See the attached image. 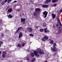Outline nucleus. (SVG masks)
<instances>
[{
	"label": "nucleus",
	"mask_w": 62,
	"mask_h": 62,
	"mask_svg": "<svg viewBox=\"0 0 62 62\" xmlns=\"http://www.w3.org/2000/svg\"><path fill=\"white\" fill-rule=\"evenodd\" d=\"M51 51L52 53H54L55 52H56L57 51V50L56 49V47L54 46L53 48H51Z\"/></svg>",
	"instance_id": "f257e3e1"
},
{
	"label": "nucleus",
	"mask_w": 62,
	"mask_h": 62,
	"mask_svg": "<svg viewBox=\"0 0 62 62\" xmlns=\"http://www.w3.org/2000/svg\"><path fill=\"white\" fill-rule=\"evenodd\" d=\"M47 14H48V12H46V11H45L43 13V15H45V16H44L45 18L47 15Z\"/></svg>",
	"instance_id": "f03ea898"
},
{
	"label": "nucleus",
	"mask_w": 62,
	"mask_h": 62,
	"mask_svg": "<svg viewBox=\"0 0 62 62\" xmlns=\"http://www.w3.org/2000/svg\"><path fill=\"white\" fill-rule=\"evenodd\" d=\"M51 15L52 17V19H55V17H56V15L55 14L53 13H52L51 14Z\"/></svg>",
	"instance_id": "7ed1b4c3"
},
{
	"label": "nucleus",
	"mask_w": 62,
	"mask_h": 62,
	"mask_svg": "<svg viewBox=\"0 0 62 62\" xmlns=\"http://www.w3.org/2000/svg\"><path fill=\"white\" fill-rule=\"evenodd\" d=\"M39 13V12H35L33 13V15L34 16H37V15H38Z\"/></svg>",
	"instance_id": "20e7f679"
},
{
	"label": "nucleus",
	"mask_w": 62,
	"mask_h": 62,
	"mask_svg": "<svg viewBox=\"0 0 62 62\" xmlns=\"http://www.w3.org/2000/svg\"><path fill=\"white\" fill-rule=\"evenodd\" d=\"M51 0H46V1L44 2V3L45 4H48V2H51Z\"/></svg>",
	"instance_id": "39448f33"
},
{
	"label": "nucleus",
	"mask_w": 62,
	"mask_h": 62,
	"mask_svg": "<svg viewBox=\"0 0 62 62\" xmlns=\"http://www.w3.org/2000/svg\"><path fill=\"white\" fill-rule=\"evenodd\" d=\"M21 23H23V22H24L25 21V18H21Z\"/></svg>",
	"instance_id": "423d86ee"
},
{
	"label": "nucleus",
	"mask_w": 62,
	"mask_h": 62,
	"mask_svg": "<svg viewBox=\"0 0 62 62\" xmlns=\"http://www.w3.org/2000/svg\"><path fill=\"white\" fill-rule=\"evenodd\" d=\"M28 30L29 32H31L32 31L33 29L31 27L29 28L28 29Z\"/></svg>",
	"instance_id": "0eeeda50"
},
{
	"label": "nucleus",
	"mask_w": 62,
	"mask_h": 62,
	"mask_svg": "<svg viewBox=\"0 0 62 62\" xmlns=\"http://www.w3.org/2000/svg\"><path fill=\"white\" fill-rule=\"evenodd\" d=\"M42 7L44 8H47L49 7V6L48 5H42Z\"/></svg>",
	"instance_id": "6e6552de"
},
{
	"label": "nucleus",
	"mask_w": 62,
	"mask_h": 62,
	"mask_svg": "<svg viewBox=\"0 0 62 62\" xmlns=\"http://www.w3.org/2000/svg\"><path fill=\"white\" fill-rule=\"evenodd\" d=\"M41 10V9H40V8H36L35 9V11L36 12H38V11H40Z\"/></svg>",
	"instance_id": "1a4fd4ad"
},
{
	"label": "nucleus",
	"mask_w": 62,
	"mask_h": 62,
	"mask_svg": "<svg viewBox=\"0 0 62 62\" xmlns=\"http://www.w3.org/2000/svg\"><path fill=\"white\" fill-rule=\"evenodd\" d=\"M8 0H5V1H3L1 3V4L2 5H4V4L5 3H6L8 2Z\"/></svg>",
	"instance_id": "9d476101"
},
{
	"label": "nucleus",
	"mask_w": 62,
	"mask_h": 62,
	"mask_svg": "<svg viewBox=\"0 0 62 62\" xmlns=\"http://www.w3.org/2000/svg\"><path fill=\"white\" fill-rule=\"evenodd\" d=\"M8 12H11L12 11V9L11 8H10L8 9Z\"/></svg>",
	"instance_id": "9b49d317"
},
{
	"label": "nucleus",
	"mask_w": 62,
	"mask_h": 62,
	"mask_svg": "<svg viewBox=\"0 0 62 62\" xmlns=\"http://www.w3.org/2000/svg\"><path fill=\"white\" fill-rule=\"evenodd\" d=\"M22 36H23V33L22 32H20L19 34V36L18 37L19 39H20Z\"/></svg>",
	"instance_id": "f8f14e48"
},
{
	"label": "nucleus",
	"mask_w": 62,
	"mask_h": 62,
	"mask_svg": "<svg viewBox=\"0 0 62 62\" xmlns=\"http://www.w3.org/2000/svg\"><path fill=\"white\" fill-rule=\"evenodd\" d=\"M38 51H34V54L35 55V56H37V55H38Z\"/></svg>",
	"instance_id": "ddd939ff"
},
{
	"label": "nucleus",
	"mask_w": 62,
	"mask_h": 62,
	"mask_svg": "<svg viewBox=\"0 0 62 62\" xmlns=\"http://www.w3.org/2000/svg\"><path fill=\"white\" fill-rule=\"evenodd\" d=\"M8 17L9 19V18H12L13 17V16H11V14H10L8 15Z\"/></svg>",
	"instance_id": "4468645a"
},
{
	"label": "nucleus",
	"mask_w": 62,
	"mask_h": 62,
	"mask_svg": "<svg viewBox=\"0 0 62 62\" xmlns=\"http://www.w3.org/2000/svg\"><path fill=\"white\" fill-rule=\"evenodd\" d=\"M44 39H49V37L47 36H45L44 37Z\"/></svg>",
	"instance_id": "2eb2a0df"
},
{
	"label": "nucleus",
	"mask_w": 62,
	"mask_h": 62,
	"mask_svg": "<svg viewBox=\"0 0 62 62\" xmlns=\"http://www.w3.org/2000/svg\"><path fill=\"white\" fill-rule=\"evenodd\" d=\"M50 43H51L52 44H53L54 43V40L52 39L50 41Z\"/></svg>",
	"instance_id": "dca6fc26"
},
{
	"label": "nucleus",
	"mask_w": 62,
	"mask_h": 62,
	"mask_svg": "<svg viewBox=\"0 0 62 62\" xmlns=\"http://www.w3.org/2000/svg\"><path fill=\"white\" fill-rule=\"evenodd\" d=\"M41 49H40V48H38V49L37 51L39 52V53L40 52H41Z\"/></svg>",
	"instance_id": "f3484780"
},
{
	"label": "nucleus",
	"mask_w": 62,
	"mask_h": 62,
	"mask_svg": "<svg viewBox=\"0 0 62 62\" xmlns=\"http://www.w3.org/2000/svg\"><path fill=\"white\" fill-rule=\"evenodd\" d=\"M57 1H58V0H53L52 2L53 3H55V2H57Z\"/></svg>",
	"instance_id": "a211bd4d"
},
{
	"label": "nucleus",
	"mask_w": 62,
	"mask_h": 62,
	"mask_svg": "<svg viewBox=\"0 0 62 62\" xmlns=\"http://www.w3.org/2000/svg\"><path fill=\"white\" fill-rule=\"evenodd\" d=\"M39 53L40 54H44V53L42 51H41Z\"/></svg>",
	"instance_id": "6ab92c4d"
},
{
	"label": "nucleus",
	"mask_w": 62,
	"mask_h": 62,
	"mask_svg": "<svg viewBox=\"0 0 62 62\" xmlns=\"http://www.w3.org/2000/svg\"><path fill=\"white\" fill-rule=\"evenodd\" d=\"M40 31L41 32H43L44 31V29H41L40 30Z\"/></svg>",
	"instance_id": "aec40b11"
},
{
	"label": "nucleus",
	"mask_w": 62,
	"mask_h": 62,
	"mask_svg": "<svg viewBox=\"0 0 62 62\" xmlns=\"http://www.w3.org/2000/svg\"><path fill=\"white\" fill-rule=\"evenodd\" d=\"M31 55L32 57H33V56H35V55L34 54V53H32L31 54Z\"/></svg>",
	"instance_id": "412c9836"
},
{
	"label": "nucleus",
	"mask_w": 62,
	"mask_h": 62,
	"mask_svg": "<svg viewBox=\"0 0 62 62\" xmlns=\"http://www.w3.org/2000/svg\"><path fill=\"white\" fill-rule=\"evenodd\" d=\"M18 29L19 30H21L22 29H23V27H19Z\"/></svg>",
	"instance_id": "4be33fe9"
},
{
	"label": "nucleus",
	"mask_w": 62,
	"mask_h": 62,
	"mask_svg": "<svg viewBox=\"0 0 62 62\" xmlns=\"http://www.w3.org/2000/svg\"><path fill=\"white\" fill-rule=\"evenodd\" d=\"M47 28H46L44 29V31L45 33H47Z\"/></svg>",
	"instance_id": "5701e85b"
},
{
	"label": "nucleus",
	"mask_w": 62,
	"mask_h": 62,
	"mask_svg": "<svg viewBox=\"0 0 62 62\" xmlns=\"http://www.w3.org/2000/svg\"><path fill=\"white\" fill-rule=\"evenodd\" d=\"M32 62H35V58H33L31 60Z\"/></svg>",
	"instance_id": "b1692460"
},
{
	"label": "nucleus",
	"mask_w": 62,
	"mask_h": 62,
	"mask_svg": "<svg viewBox=\"0 0 62 62\" xmlns=\"http://www.w3.org/2000/svg\"><path fill=\"white\" fill-rule=\"evenodd\" d=\"M56 19L57 20H58V19H59V16H57V17L56 18Z\"/></svg>",
	"instance_id": "393cba45"
},
{
	"label": "nucleus",
	"mask_w": 62,
	"mask_h": 62,
	"mask_svg": "<svg viewBox=\"0 0 62 62\" xmlns=\"http://www.w3.org/2000/svg\"><path fill=\"white\" fill-rule=\"evenodd\" d=\"M42 41H45V39L44 38H42Z\"/></svg>",
	"instance_id": "a878e982"
},
{
	"label": "nucleus",
	"mask_w": 62,
	"mask_h": 62,
	"mask_svg": "<svg viewBox=\"0 0 62 62\" xmlns=\"http://www.w3.org/2000/svg\"><path fill=\"white\" fill-rule=\"evenodd\" d=\"M22 46L23 47H24L25 46V43H23L22 44Z\"/></svg>",
	"instance_id": "bb28decb"
},
{
	"label": "nucleus",
	"mask_w": 62,
	"mask_h": 62,
	"mask_svg": "<svg viewBox=\"0 0 62 62\" xmlns=\"http://www.w3.org/2000/svg\"><path fill=\"white\" fill-rule=\"evenodd\" d=\"M6 57V56H5V54H3L2 55V57L3 58H5Z\"/></svg>",
	"instance_id": "cd10ccee"
},
{
	"label": "nucleus",
	"mask_w": 62,
	"mask_h": 62,
	"mask_svg": "<svg viewBox=\"0 0 62 62\" xmlns=\"http://www.w3.org/2000/svg\"><path fill=\"white\" fill-rule=\"evenodd\" d=\"M19 30L18 29L17 30H16V33H18V32H19Z\"/></svg>",
	"instance_id": "c85d7f7f"
},
{
	"label": "nucleus",
	"mask_w": 62,
	"mask_h": 62,
	"mask_svg": "<svg viewBox=\"0 0 62 62\" xmlns=\"http://www.w3.org/2000/svg\"><path fill=\"white\" fill-rule=\"evenodd\" d=\"M0 43L1 44H3V42L2 41H1L0 40Z\"/></svg>",
	"instance_id": "c756f323"
},
{
	"label": "nucleus",
	"mask_w": 62,
	"mask_h": 62,
	"mask_svg": "<svg viewBox=\"0 0 62 62\" xmlns=\"http://www.w3.org/2000/svg\"><path fill=\"white\" fill-rule=\"evenodd\" d=\"M1 37H4V34L3 33H2L1 34Z\"/></svg>",
	"instance_id": "7c9ffc66"
},
{
	"label": "nucleus",
	"mask_w": 62,
	"mask_h": 62,
	"mask_svg": "<svg viewBox=\"0 0 62 62\" xmlns=\"http://www.w3.org/2000/svg\"><path fill=\"white\" fill-rule=\"evenodd\" d=\"M58 25H59V24H58V23H57L56 25V26H57V27H58Z\"/></svg>",
	"instance_id": "2f4dec72"
},
{
	"label": "nucleus",
	"mask_w": 62,
	"mask_h": 62,
	"mask_svg": "<svg viewBox=\"0 0 62 62\" xmlns=\"http://www.w3.org/2000/svg\"><path fill=\"white\" fill-rule=\"evenodd\" d=\"M29 36H31V37H33L34 35L32 34H30Z\"/></svg>",
	"instance_id": "473e14b6"
},
{
	"label": "nucleus",
	"mask_w": 62,
	"mask_h": 62,
	"mask_svg": "<svg viewBox=\"0 0 62 62\" xmlns=\"http://www.w3.org/2000/svg\"><path fill=\"white\" fill-rule=\"evenodd\" d=\"M11 0H8V3H10V2H11Z\"/></svg>",
	"instance_id": "72a5a7b5"
},
{
	"label": "nucleus",
	"mask_w": 62,
	"mask_h": 62,
	"mask_svg": "<svg viewBox=\"0 0 62 62\" xmlns=\"http://www.w3.org/2000/svg\"><path fill=\"white\" fill-rule=\"evenodd\" d=\"M57 21H58V23H60V22H60V19H58Z\"/></svg>",
	"instance_id": "f704fd0d"
},
{
	"label": "nucleus",
	"mask_w": 62,
	"mask_h": 62,
	"mask_svg": "<svg viewBox=\"0 0 62 62\" xmlns=\"http://www.w3.org/2000/svg\"><path fill=\"white\" fill-rule=\"evenodd\" d=\"M17 46H18V47H20L21 46V45L20 44H18L17 45Z\"/></svg>",
	"instance_id": "c9c22d12"
},
{
	"label": "nucleus",
	"mask_w": 62,
	"mask_h": 62,
	"mask_svg": "<svg viewBox=\"0 0 62 62\" xmlns=\"http://www.w3.org/2000/svg\"><path fill=\"white\" fill-rule=\"evenodd\" d=\"M62 29H60L59 30V32H61Z\"/></svg>",
	"instance_id": "e433bc0d"
},
{
	"label": "nucleus",
	"mask_w": 62,
	"mask_h": 62,
	"mask_svg": "<svg viewBox=\"0 0 62 62\" xmlns=\"http://www.w3.org/2000/svg\"><path fill=\"white\" fill-rule=\"evenodd\" d=\"M59 24L60 26H62V24H61V22H59Z\"/></svg>",
	"instance_id": "4c0bfd02"
},
{
	"label": "nucleus",
	"mask_w": 62,
	"mask_h": 62,
	"mask_svg": "<svg viewBox=\"0 0 62 62\" xmlns=\"http://www.w3.org/2000/svg\"><path fill=\"white\" fill-rule=\"evenodd\" d=\"M56 4H55L53 5V6H54V7H56Z\"/></svg>",
	"instance_id": "58836bf2"
},
{
	"label": "nucleus",
	"mask_w": 62,
	"mask_h": 62,
	"mask_svg": "<svg viewBox=\"0 0 62 62\" xmlns=\"http://www.w3.org/2000/svg\"><path fill=\"white\" fill-rule=\"evenodd\" d=\"M49 32H50V30H47V31H46V33H49Z\"/></svg>",
	"instance_id": "ea45409f"
},
{
	"label": "nucleus",
	"mask_w": 62,
	"mask_h": 62,
	"mask_svg": "<svg viewBox=\"0 0 62 62\" xmlns=\"http://www.w3.org/2000/svg\"><path fill=\"white\" fill-rule=\"evenodd\" d=\"M17 2V1H16L15 0L13 2V3H16Z\"/></svg>",
	"instance_id": "a19ab883"
},
{
	"label": "nucleus",
	"mask_w": 62,
	"mask_h": 62,
	"mask_svg": "<svg viewBox=\"0 0 62 62\" xmlns=\"http://www.w3.org/2000/svg\"><path fill=\"white\" fill-rule=\"evenodd\" d=\"M26 60H29V58H26Z\"/></svg>",
	"instance_id": "79ce46f5"
},
{
	"label": "nucleus",
	"mask_w": 62,
	"mask_h": 62,
	"mask_svg": "<svg viewBox=\"0 0 62 62\" xmlns=\"http://www.w3.org/2000/svg\"><path fill=\"white\" fill-rule=\"evenodd\" d=\"M46 24H44L43 25V26H44V27H46Z\"/></svg>",
	"instance_id": "37998d69"
},
{
	"label": "nucleus",
	"mask_w": 62,
	"mask_h": 62,
	"mask_svg": "<svg viewBox=\"0 0 62 62\" xmlns=\"http://www.w3.org/2000/svg\"><path fill=\"white\" fill-rule=\"evenodd\" d=\"M3 29V28H1L0 29V30H2Z\"/></svg>",
	"instance_id": "c03bdc74"
},
{
	"label": "nucleus",
	"mask_w": 62,
	"mask_h": 62,
	"mask_svg": "<svg viewBox=\"0 0 62 62\" xmlns=\"http://www.w3.org/2000/svg\"><path fill=\"white\" fill-rule=\"evenodd\" d=\"M53 45H54V46H56V45L55 43H54L53 44Z\"/></svg>",
	"instance_id": "a18cd8bd"
},
{
	"label": "nucleus",
	"mask_w": 62,
	"mask_h": 62,
	"mask_svg": "<svg viewBox=\"0 0 62 62\" xmlns=\"http://www.w3.org/2000/svg\"><path fill=\"white\" fill-rule=\"evenodd\" d=\"M60 11H61V12H62V9H61L60 10Z\"/></svg>",
	"instance_id": "49530a36"
},
{
	"label": "nucleus",
	"mask_w": 62,
	"mask_h": 62,
	"mask_svg": "<svg viewBox=\"0 0 62 62\" xmlns=\"http://www.w3.org/2000/svg\"><path fill=\"white\" fill-rule=\"evenodd\" d=\"M3 54H6V52H3Z\"/></svg>",
	"instance_id": "de8ad7c7"
},
{
	"label": "nucleus",
	"mask_w": 62,
	"mask_h": 62,
	"mask_svg": "<svg viewBox=\"0 0 62 62\" xmlns=\"http://www.w3.org/2000/svg\"><path fill=\"white\" fill-rule=\"evenodd\" d=\"M61 28V27H59V28H58V29H60V28Z\"/></svg>",
	"instance_id": "09e8293b"
},
{
	"label": "nucleus",
	"mask_w": 62,
	"mask_h": 62,
	"mask_svg": "<svg viewBox=\"0 0 62 62\" xmlns=\"http://www.w3.org/2000/svg\"><path fill=\"white\" fill-rule=\"evenodd\" d=\"M25 23L24 22H23V23H22L23 24H25Z\"/></svg>",
	"instance_id": "8fccbe9b"
},
{
	"label": "nucleus",
	"mask_w": 62,
	"mask_h": 62,
	"mask_svg": "<svg viewBox=\"0 0 62 62\" xmlns=\"http://www.w3.org/2000/svg\"><path fill=\"white\" fill-rule=\"evenodd\" d=\"M37 56H38V57H39V55H38V54H37Z\"/></svg>",
	"instance_id": "3c124183"
},
{
	"label": "nucleus",
	"mask_w": 62,
	"mask_h": 62,
	"mask_svg": "<svg viewBox=\"0 0 62 62\" xmlns=\"http://www.w3.org/2000/svg\"><path fill=\"white\" fill-rule=\"evenodd\" d=\"M55 26H53V28H55Z\"/></svg>",
	"instance_id": "603ef678"
},
{
	"label": "nucleus",
	"mask_w": 62,
	"mask_h": 62,
	"mask_svg": "<svg viewBox=\"0 0 62 62\" xmlns=\"http://www.w3.org/2000/svg\"><path fill=\"white\" fill-rule=\"evenodd\" d=\"M0 22H2V20H0Z\"/></svg>",
	"instance_id": "864d4df0"
},
{
	"label": "nucleus",
	"mask_w": 62,
	"mask_h": 62,
	"mask_svg": "<svg viewBox=\"0 0 62 62\" xmlns=\"http://www.w3.org/2000/svg\"><path fill=\"white\" fill-rule=\"evenodd\" d=\"M1 51H0V54H1Z\"/></svg>",
	"instance_id": "5fc2aeb1"
},
{
	"label": "nucleus",
	"mask_w": 62,
	"mask_h": 62,
	"mask_svg": "<svg viewBox=\"0 0 62 62\" xmlns=\"http://www.w3.org/2000/svg\"><path fill=\"white\" fill-rule=\"evenodd\" d=\"M1 44L0 43V48L1 47Z\"/></svg>",
	"instance_id": "6e6d98bb"
},
{
	"label": "nucleus",
	"mask_w": 62,
	"mask_h": 62,
	"mask_svg": "<svg viewBox=\"0 0 62 62\" xmlns=\"http://www.w3.org/2000/svg\"><path fill=\"white\" fill-rule=\"evenodd\" d=\"M30 2H32V0H31L30 1Z\"/></svg>",
	"instance_id": "4d7b16f0"
},
{
	"label": "nucleus",
	"mask_w": 62,
	"mask_h": 62,
	"mask_svg": "<svg viewBox=\"0 0 62 62\" xmlns=\"http://www.w3.org/2000/svg\"><path fill=\"white\" fill-rule=\"evenodd\" d=\"M24 14L23 13H22V15H24Z\"/></svg>",
	"instance_id": "13d9d810"
},
{
	"label": "nucleus",
	"mask_w": 62,
	"mask_h": 62,
	"mask_svg": "<svg viewBox=\"0 0 62 62\" xmlns=\"http://www.w3.org/2000/svg\"><path fill=\"white\" fill-rule=\"evenodd\" d=\"M20 9H18L17 10H18V11H19V10H20Z\"/></svg>",
	"instance_id": "bf43d9fd"
},
{
	"label": "nucleus",
	"mask_w": 62,
	"mask_h": 62,
	"mask_svg": "<svg viewBox=\"0 0 62 62\" xmlns=\"http://www.w3.org/2000/svg\"><path fill=\"white\" fill-rule=\"evenodd\" d=\"M60 26L61 27V28H62V26Z\"/></svg>",
	"instance_id": "052dcab7"
},
{
	"label": "nucleus",
	"mask_w": 62,
	"mask_h": 62,
	"mask_svg": "<svg viewBox=\"0 0 62 62\" xmlns=\"http://www.w3.org/2000/svg\"><path fill=\"white\" fill-rule=\"evenodd\" d=\"M55 55H56V53H55Z\"/></svg>",
	"instance_id": "680f3d73"
},
{
	"label": "nucleus",
	"mask_w": 62,
	"mask_h": 62,
	"mask_svg": "<svg viewBox=\"0 0 62 62\" xmlns=\"http://www.w3.org/2000/svg\"><path fill=\"white\" fill-rule=\"evenodd\" d=\"M36 28H38V27H36Z\"/></svg>",
	"instance_id": "e2e57ef3"
},
{
	"label": "nucleus",
	"mask_w": 62,
	"mask_h": 62,
	"mask_svg": "<svg viewBox=\"0 0 62 62\" xmlns=\"http://www.w3.org/2000/svg\"><path fill=\"white\" fill-rule=\"evenodd\" d=\"M45 62H47V61H45Z\"/></svg>",
	"instance_id": "0e129e2a"
},
{
	"label": "nucleus",
	"mask_w": 62,
	"mask_h": 62,
	"mask_svg": "<svg viewBox=\"0 0 62 62\" xmlns=\"http://www.w3.org/2000/svg\"><path fill=\"white\" fill-rule=\"evenodd\" d=\"M21 14H20V16H21Z\"/></svg>",
	"instance_id": "69168bd1"
},
{
	"label": "nucleus",
	"mask_w": 62,
	"mask_h": 62,
	"mask_svg": "<svg viewBox=\"0 0 62 62\" xmlns=\"http://www.w3.org/2000/svg\"><path fill=\"white\" fill-rule=\"evenodd\" d=\"M11 0V1H12V0Z\"/></svg>",
	"instance_id": "338daca9"
},
{
	"label": "nucleus",
	"mask_w": 62,
	"mask_h": 62,
	"mask_svg": "<svg viewBox=\"0 0 62 62\" xmlns=\"http://www.w3.org/2000/svg\"><path fill=\"white\" fill-rule=\"evenodd\" d=\"M32 3H33V1H32Z\"/></svg>",
	"instance_id": "774afa93"
}]
</instances>
